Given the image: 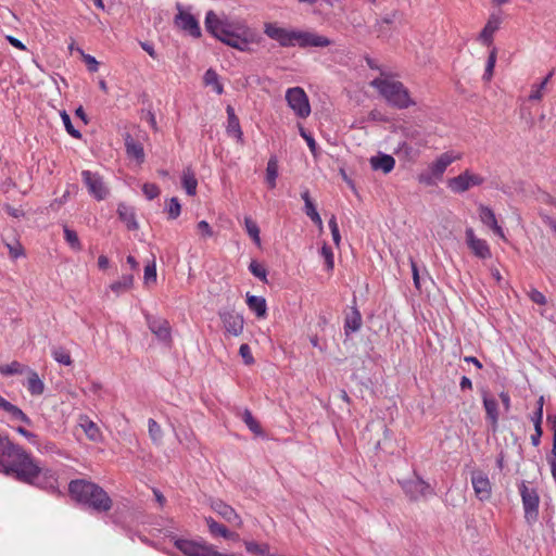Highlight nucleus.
Listing matches in <instances>:
<instances>
[{
	"instance_id": "nucleus-63",
	"label": "nucleus",
	"mask_w": 556,
	"mask_h": 556,
	"mask_svg": "<svg viewBox=\"0 0 556 556\" xmlns=\"http://www.w3.org/2000/svg\"><path fill=\"white\" fill-rule=\"evenodd\" d=\"M56 450V445L53 442L49 440H41V448L39 450L40 452L54 453Z\"/></svg>"
},
{
	"instance_id": "nucleus-11",
	"label": "nucleus",
	"mask_w": 556,
	"mask_h": 556,
	"mask_svg": "<svg viewBox=\"0 0 556 556\" xmlns=\"http://www.w3.org/2000/svg\"><path fill=\"white\" fill-rule=\"evenodd\" d=\"M175 546L186 556H213L215 547L205 542H197L191 540L178 539Z\"/></svg>"
},
{
	"instance_id": "nucleus-51",
	"label": "nucleus",
	"mask_w": 556,
	"mask_h": 556,
	"mask_svg": "<svg viewBox=\"0 0 556 556\" xmlns=\"http://www.w3.org/2000/svg\"><path fill=\"white\" fill-rule=\"evenodd\" d=\"M181 212V205L177 198H172L167 206L168 218L176 219Z\"/></svg>"
},
{
	"instance_id": "nucleus-47",
	"label": "nucleus",
	"mask_w": 556,
	"mask_h": 556,
	"mask_svg": "<svg viewBox=\"0 0 556 556\" xmlns=\"http://www.w3.org/2000/svg\"><path fill=\"white\" fill-rule=\"evenodd\" d=\"M320 255L325 260L326 268L328 271L332 270L334 267L333 252L329 245L326 243L320 249Z\"/></svg>"
},
{
	"instance_id": "nucleus-60",
	"label": "nucleus",
	"mask_w": 556,
	"mask_h": 556,
	"mask_svg": "<svg viewBox=\"0 0 556 556\" xmlns=\"http://www.w3.org/2000/svg\"><path fill=\"white\" fill-rule=\"evenodd\" d=\"M9 254L12 258H17L24 254V250L20 243L15 245L8 244Z\"/></svg>"
},
{
	"instance_id": "nucleus-5",
	"label": "nucleus",
	"mask_w": 556,
	"mask_h": 556,
	"mask_svg": "<svg viewBox=\"0 0 556 556\" xmlns=\"http://www.w3.org/2000/svg\"><path fill=\"white\" fill-rule=\"evenodd\" d=\"M370 85L395 109L404 110L415 104L408 89L399 80L375 78Z\"/></svg>"
},
{
	"instance_id": "nucleus-7",
	"label": "nucleus",
	"mask_w": 556,
	"mask_h": 556,
	"mask_svg": "<svg viewBox=\"0 0 556 556\" xmlns=\"http://www.w3.org/2000/svg\"><path fill=\"white\" fill-rule=\"evenodd\" d=\"M519 493L525 510V519L529 526H532L539 518L540 496L534 488H528L525 481L519 485Z\"/></svg>"
},
{
	"instance_id": "nucleus-45",
	"label": "nucleus",
	"mask_w": 556,
	"mask_h": 556,
	"mask_svg": "<svg viewBox=\"0 0 556 556\" xmlns=\"http://www.w3.org/2000/svg\"><path fill=\"white\" fill-rule=\"evenodd\" d=\"M495 63H496V49L493 48L491 50L488 61H486L485 71L483 74L484 80L489 81L492 78Z\"/></svg>"
},
{
	"instance_id": "nucleus-64",
	"label": "nucleus",
	"mask_w": 556,
	"mask_h": 556,
	"mask_svg": "<svg viewBox=\"0 0 556 556\" xmlns=\"http://www.w3.org/2000/svg\"><path fill=\"white\" fill-rule=\"evenodd\" d=\"M543 434V429L542 427H539V428H534V433L531 435V444L533 446H539L540 443H541V437Z\"/></svg>"
},
{
	"instance_id": "nucleus-32",
	"label": "nucleus",
	"mask_w": 556,
	"mask_h": 556,
	"mask_svg": "<svg viewBox=\"0 0 556 556\" xmlns=\"http://www.w3.org/2000/svg\"><path fill=\"white\" fill-rule=\"evenodd\" d=\"M245 549L253 556H270L268 544H258L254 541H244Z\"/></svg>"
},
{
	"instance_id": "nucleus-50",
	"label": "nucleus",
	"mask_w": 556,
	"mask_h": 556,
	"mask_svg": "<svg viewBox=\"0 0 556 556\" xmlns=\"http://www.w3.org/2000/svg\"><path fill=\"white\" fill-rule=\"evenodd\" d=\"M9 416H10L11 420H13V421L18 420L21 422H24L27 426L33 425L31 419L16 405Z\"/></svg>"
},
{
	"instance_id": "nucleus-53",
	"label": "nucleus",
	"mask_w": 556,
	"mask_h": 556,
	"mask_svg": "<svg viewBox=\"0 0 556 556\" xmlns=\"http://www.w3.org/2000/svg\"><path fill=\"white\" fill-rule=\"evenodd\" d=\"M142 192L148 200H153L160 194V188L155 184L146 182L142 186Z\"/></svg>"
},
{
	"instance_id": "nucleus-59",
	"label": "nucleus",
	"mask_w": 556,
	"mask_h": 556,
	"mask_svg": "<svg viewBox=\"0 0 556 556\" xmlns=\"http://www.w3.org/2000/svg\"><path fill=\"white\" fill-rule=\"evenodd\" d=\"M197 227L203 237H212L213 236L212 227L208 225L207 222L201 220L198 223Z\"/></svg>"
},
{
	"instance_id": "nucleus-36",
	"label": "nucleus",
	"mask_w": 556,
	"mask_h": 556,
	"mask_svg": "<svg viewBox=\"0 0 556 556\" xmlns=\"http://www.w3.org/2000/svg\"><path fill=\"white\" fill-rule=\"evenodd\" d=\"M51 355L59 364L65 366H70L72 364L70 352L62 346H53L51 350Z\"/></svg>"
},
{
	"instance_id": "nucleus-6",
	"label": "nucleus",
	"mask_w": 556,
	"mask_h": 556,
	"mask_svg": "<svg viewBox=\"0 0 556 556\" xmlns=\"http://www.w3.org/2000/svg\"><path fill=\"white\" fill-rule=\"evenodd\" d=\"M459 156H455L450 152L442 153L433 163H431L427 170L418 175V181L426 186H434L437 180L443 177L447 166Z\"/></svg>"
},
{
	"instance_id": "nucleus-8",
	"label": "nucleus",
	"mask_w": 556,
	"mask_h": 556,
	"mask_svg": "<svg viewBox=\"0 0 556 556\" xmlns=\"http://www.w3.org/2000/svg\"><path fill=\"white\" fill-rule=\"evenodd\" d=\"M177 14L174 17V25L187 33L193 38H200L202 35L199 21L190 11L185 10V7L180 3H176Z\"/></svg>"
},
{
	"instance_id": "nucleus-55",
	"label": "nucleus",
	"mask_w": 556,
	"mask_h": 556,
	"mask_svg": "<svg viewBox=\"0 0 556 556\" xmlns=\"http://www.w3.org/2000/svg\"><path fill=\"white\" fill-rule=\"evenodd\" d=\"M77 50L81 53L83 60L86 63L89 72H91V73L98 72L99 62L96 60V58L90 54H85L81 49H77Z\"/></svg>"
},
{
	"instance_id": "nucleus-20",
	"label": "nucleus",
	"mask_w": 556,
	"mask_h": 556,
	"mask_svg": "<svg viewBox=\"0 0 556 556\" xmlns=\"http://www.w3.org/2000/svg\"><path fill=\"white\" fill-rule=\"evenodd\" d=\"M369 163L374 170H381L383 174L391 173L395 166L394 157L382 152L371 156Z\"/></svg>"
},
{
	"instance_id": "nucleus-58",
	"label": "nucleus",
	"mask_w": 556,
	"mask_h": 556,
	"mask_svg": "<svg viewBox=\"0 0 556 556\" xmlns=\"http://www.w3.org/2000/svg\"><path fill=\"white\" fill-rule=\"evenodd\" d=\"M530 419L531 421L533 422L534 425V428H539V427H542V421H543V410L541 409V407H536L535 410L532 413V415L530 416Z\"/></svg>"
},
{
	"instance_id": "nucleus-14",
	"label": "nucleus",
	"mask_w": 556,
	"mask_h": 556,
	"mask_svg": "<svg viewBox=\"0 0 556 556\" xmlns=\"http://www.w3.org/2000/svg\"><path fill=\"white\" fill-rule=\"evenodd\" d=\"M400 484L405 494L412 500L417 501L420 497H426L433 494L431 485L419 477L413 480L400 481Z\"/></svg>"
},
{
	"instance_id": "nucleus-2",
	"label": "nucleus",
	"mask_w": 556,
	"mask_h": 556,
	"mask_svg": "<svg viewBox=\"0 0 556 556\" xmlns=\"http://www.w3.org/2000/svg\"><path fill=\"white\" fill-rule=\"evenodd\" d=\"M204 25L214 38L240 51H247L255 39V33L244 23L220 18L212 10L206 12Z\"/></svg>"
},
{
	"instance_id": "nucleus-23",
	"label": "nucleus",
	"mask_w": 556,
	"mask_h": 556,
	"mask_svg": "<svg viewBox=\"0 0 556 556\" xmlns=\"http://www.w3.org/2000/svg\"><path fill=\"white\" fill-rule=\"evenodd\" d=\"M125 148L128 157L135 159L138 164L144 162V150L142 144L136 141L129 134L125 136Z\"/></svg>"
},
{
	"instance_id": "nucleus-54",
	"label": "nucleus",
	"mask_w": 556,
	"mask_h": 556,
	"mask_svg": "<svg viewBox=\"0 0 556 556\" xmlns=\"http://www.w3.org/2000/svg\"><path fill=\"white\" fill-rule=\"evenodd\" d=\"M304 212L312 219V222L315 225H317L318 227H321L323 220H321V217H320L319 213L317 212L314 203L306 207L304 206Z\"/></svg>"
},
{
	"instance_id": "nucleus-19",
	"label": "nucleus",
	"mask_w": 556,
	"mask_h": 556,
	"mask_svg": "<svg viewBox=\"0 0 556 556\" xmlns=\"http://www.w3.org/2000/svg\"><path fill=\"white\" fill-rule=\"evenodd\" d=\"M471 484L477 497L485 501L491 496V483L488 476L481 471H475L471 475Z\"/></svg>"
},
{
	"instance_id": "nucleus-34",
	"label": "nucleus",
	"mask_w": 556,
	"mask_h": 556,
	"mask_svg": "<svg viewBox=\"0 0 556 556\" xmlns=\"http://www.w3.org/2000/svg\"><path fill=\"white\" fill-rule=\"evenodd\" d=\"M63 233H64V240L68 243V245L74 251H80L83 249V245L80 243V240L78 238V235L75 230L71 229L67 226L63 227Z\"/></svg>"
},
{
	"instance_id": "nucleus-17",
	"label": "nucleus",
	"mask_w": 556,
	"mask_h": 556,
	"mask_svg": "<svg viewBox=\"0 0 556 556\" xmlns=\"http://www.w3.org/2000/svg\"><path fill=\"white\" fill-rule=\"evenodd\" d=\"M220 319L223 321L225 330L235 336L238 337L243 331V317L239 314H237L233 311H226L219 313Z\"/></svg>"
},
{
	"instance_id": "nucleus-21",
	"label": "nucleus",
	"mask_w": 556,
	"mask_h": 556,
	"mask_svg": "<svg viewBox=\"0 0 556 556\" xmlns=\"http://www.w3.org/2000/svg\"><path fill=\"white\" fill-rule=\"evenodd\" d=\"M479 217L481 222L488 226L493 232L501 238H504V231L501 226H498L495 214L492 208L486 205L481 204L479 206Z\"/></svg>"
},
{
	"instance_id": "nucleus-35",
	"label": "nucleus",
	"mask_w": 556,
	"mask_h": 556,
	"mask_svg": "<svg viewBox=\"0 0 556 556\" xmlns=\"http://www.w3.org/2000/svg\"><path fill=\"white\" fill-rule=\"evenodd\" d=\"M242 420L248 426V428L256 435H262L263 430L258 421L253 417L251 410L244 409L242 415Z\"/></svg>"
},
{
	"instance_id": "nucleus-4",
	"label": "nucleus",
	"mask_w": 556,
	"mask_h": 556,
	"mask_svg": "<svg viewBox=\"0 0 556 556\" xmlns=\"http://www.w3.org/2000/svg\"><path fill=\"white\" fill-rule=\"evenodd\" d=\"M264 34L270 39L277 41L283 48L294 46H299L300 48H324L331 45V40L325 36L313 31L287 29L278 26L276 23H265Z\"/></svg>"
},
{
	"instance_id": "nucleus-40",
	"label": "nucleus",
	"mask_w": 556,
	"mask_h": 556,
	"mask_svg": "<svg viewBox=\"0 0 556 556\" xmlns=\"http://www.w3.org/2000/svg\"><path fill=\"white\" fill-rule=\"evenodd\" d=\"M60 116L68 135H71L75 139H80L81 132L74 127L71 116L66 113V111H61Z\"/></svg>"
},
{
	"instance_id": "nucleus-41",
	"label": "nucleus",
	"mask_w": 556,
	"mask_h": 556,
	"mask_svg": "<svg viewBox=\"0 0 556 556\" xmlns=\"http://www.w3.org/2000/svg\"><path fill=\"white\" fill-rule=\"evenodd\" d=\"M498 28L497 23H493L491 21L488 22V24L483 27V29L480 33V38L486 46H490L492 43L493 34Z\"/></svg>"
},
{
	"instance_id": "nucleus-3",
	"label": "nucleus",
	"mask_w": 556,
	"mask_h": 556,
	"mask_svg": "<svg viewBox=\"0 0 556 556\" xmlns=\"http://www.w3.org/2000/svg\"><path fill=\"white\" fill-rule=\"evenodd\" d=\"M68 493L77 504L98 514L108 513L113 507V501L108 492L86 479L72 480L68 483Z\"/></svg>"
},
{
	"instance_id": "nucleus-42",
	"label": "nucleus",
	"mask_w": 556,
	"mask_h": 556,
	"mask_svg": "<svg viewBox=\"0 0 556 556\" xmlns=\"http://www.w3.org/2000/svg\"><path fill=\"white\" fill-rule=\"evenodd\" d=\"M554 72H549L547 74V76L539 84V85H534L533 86V89L529 96V100L531 101H536V100H541L543 94H542V90L546 87L547 83L549 81V79L552 78Z\"/></svg>"
},
{
	"instance_id": "nucleus-13",
	"label": "nucleus",
	"mask_w": 556,
	"mask_h": 556,
	"mask_svg": "<svg viewBox=\"0 0 556 556\" xmlns=\"http://www.w3.org/2000/svg\"><path fill=\"white\" fill-rule=\"evenodd\" d=\"M480 394L483 408L485 410V419L490 424L492 431L495 432L497 430L500 419L498 403L496 399L490 394L486 387L480 388Z\"/></svg>"
},
{
	"instance_id": "nucleus-9",
	"label": "nucleus",
	"mask_w": 556,
	"mask_h": 556,
	"mask_svg": "<svg viewBox=\"0 0 556 556\" xmlns=\"http://www.w3.org/2000/svg\"><path fill=\"white\" fill-rule=\"evenodd\" d=\"M286 100L300 118H306L311 114L308 97L301 87L289 88L286 92Z\"/></svg>"
},
{
	"instance_id": "nucleus-10",
	"label": "nucleus",
	"mask_w": 556,
	"mask_h": 556,
	"mask_svg": "<svg viewBox=\"0 0 556 556\" xmlns=\"http://www.w3.org/2000/svg\"><path fill=\"white\" fill-rule=\"evenodd\" d=\"M81 179L89 194L92 195L96 200L101 201L108 197L109 189L99 173L85 169L81 172Z\"/></svg>"
},
{
	"instance_id": "nucleus-27",
	"label": "nucleus",
	"mask_w": 556,
	"mask_h": 556,
	"mask_svg": "<svg viewBox=\"0 0 556 556\" xmlns=\"http://www.w3.org/2000/svg\"><path fill=\"white\" fill-rule=\"evenodd\" d=\"M247 304L249 308L255 313L257 317L266 316V300L263 296L247 294Z\"/></svg>"
},
{
	"instance_id": "nucleus-29",
	"label": "nucleus",
	"mask_w": 556,
	"mask_h": 556,
	"mask_svg": "<svg viewBox=\"0 0 556 556\" xmlns=\"http://www.w3.org/2000/svg\"><path fill=\"white\" fill-rule=\"evenodd\" d=\"M182 187L188 195H194L197 192L198 180L190 167L186 168L181 177Z\"/></svg>"
},
{
	"instance_id": "nucleus-15",
	"label": "nucleus",
	"mask_w": 556,
	"mask_h": 556,
	"mask_svg": "<svg viewBox=\"0 0 556 556\" xmlns=\"http://www.w3.org/2000/svg\"><path fill=\"white\" fill-rule=\"evenodd\" d=\"M211 508L218 514L226 522H228L233 528H241L242 519L237 514L235 508L230 505L226 504L222 500H213L211 502Z\"/></svg>"
},
{
	"instance_id": "nucleus-22",
	"label": "nucleus",
	"mask_w": 556,
	"mask_h": 556,
	"mask_svg": "<svg viewBox=\"0 0 556 556\" xmlns=\"http://www.w3.org/2000/svg\"><path fill=\"white\" fill-rule=\"evenodd\" d=\"M363 325V319L356 306L351 307V312L344 318V333L349 337L351 333L357 332Z\"/></svg>"
},
{
	"instance_id": "nucleus-48",
	"label": "nucleus",
	"mask_w": 556,
	"mask_h": 556,
	"mask_svg": "<svg viewBox=\"0 0 556 556\" xmlns=\"http://www.w3.org/2000/svg\"><path fill=\"white\" fill-rule=\"evenodd\" d=\"M16 431L23 435L29 443H31L33 445L37 446L38 450L41 448V440L38 438L37 434H35L34 432H30L28 430H26L25 428L23 427H17L16 428Z\"/></svg>"
},
{
	"instance_id": "nucleus-18",
	"label": "nucleus",
	"mask_w": 556,
	"mask_h": 556,
	"mask_svg": "<svg viewBox=\"0 0 556 556\" xmlns=\"http://www.w3.org/2000/svg\"><path fill=\"white\" fill-rule=\"evenodd\" d=\"M466 242L477 257L482 260L491 257L489 244L485 240L477 238L472 228L466 229Z\"/></svg>"
},
{
	"instance_id": "nucleus-12",
	"label": "nucleus",
	"mask_w": 556,
	"mask_h": 556,
	"mask_svg": "<svg viewBox=\"0 0 556 556\" xmlns=\"http://www.w3.org/2000/svg\"><path fill=\"white\" fill-rule=\"evenodd\" d=\"M483 181L484 178L482 176L467 169L458 176L450 178L447 180V187L455 193H463L471 187L482 185Z\"/></svg>"
},
{
	"instance_id": "nucleus-26",
	"label": "nucleus",
	"mask_w": 556,
	"mask_h": 556,
	"mask_svg": "<svg viewBox=\"0 0 556 556\" xmlns=\"http://www.w3.org/2000/svg\"><path fill=\"white\" fill-rule=\"evenodd\" d=\"M27 380L24 383L27 391L34 396L41 395L45 391L43 381L39 378L38 374L30 368L27 369Z\"/></svg>"
},
{
	"instance_id": "nucleus-1",
	"label": "nucleus",
	"mask_w": 556,
	"mask_h": 556,
	"mask_svg": "<svg viewBox=\"0 0 556 556\" xmlns=\"http://www.w3.org/2000/svg\"><path fill=\"white\" fill-rule=\"evenodd\" d=\"M0 472L21 482L36 484L42 469L22 446L0 433Z\"/></svg>"
},
{
	"instance_id": "nucleus-24",
	"label": "nucleus",
	"mask_w": 556,
	"mask_h": 556,
	"mask_svg": "<svg viewBox=\"0 0 556 556\" xmlns=\"http://www.w3.org/2000/svg\"><path fill=\"white\" fill-rule=\"evenodd\" d=\"M117 215H118V218L126 224L127 228L129 230H137L139 225H138V222L136 219V213H135V210L125 204V203H119L118 206H117Z\"/></svg>"
},
{
	"instance_id": "nucleus-30",
	"label": "nucleus",
	"mask_w": 556,
	"mask_h": 556,
	"mask_svg": "<svg viewBox=\"0 0 556 556\" xmlns=\"http://www.w3.org/2000/svg\"><path fill=\"white\" fill-rule=\"evenodd\" d=\"M278 177V160L276 155H271L267 162L266 167V182L270 189L276 187Z\"/></svg>"
},
{
	"instance_id": "nucleus-25",
	"label": "nucleus",
	"mask_w": 556,
	"mask_h": 556,
	"mask_svg": "<svg viewBox=\"0 0 556 556\" xmlns=\"http://www.w3.org/2000/svg\"><path fill=\"white\" fill-rule=\"evenodd\" d=\"M227 112V134L235 137L238 141L243 140V132L240 127L239 118L237 117L235 110L231 105L226 109Z\"/></svg>"
},
{
	"instance_id": "nucleus-46",
	"label": "nucleus",
	"mask_w": 556,
	"mask_h": 556,
	"mask_svg": "<svg viewBox=\"0 0 556 556\" xmlns=\"http://www.w3.org/2000/svg\"><path fill=\"white\" fill-rule=\"evenodd\" d=\"M83 428H84V431H85L86 435L90 440L97 441L100 438V429H99V427L93 421L87 420L83 425Z\"/></svg>"
},
{
	"instance_id": "nucleus-52",
	"label": "nucleus",
	"mask_w": 556,
	"mask_h": 556,
	"mask_svg": "<svg viewBox=\"0 0 556 556\" xmlns=\"http://www.w3.org/2000/svg\"><path fill=\"white\" fill-rule=\"evenodd\" d=\"M143 279L147 285L156 281V265L154 260L146 265Z\"/></svg>"
},
{
	"instance_id": "nucleus-57",
	"label": "nucleus",
	"mask_w": 556,
	"mask_h": 556,
	"mask_svg": "<svg viewBox=\"0 0 556 556\" xmlns=\"http://www.w3.org/2000/svg\"><path fill=\"white\" fill-rule=\"evenodd\" d=\"M529 298L531 299L532 302H534L535 304H539V305H545L546 304V298L545 295L536 290V289H531L528 293Z\"/></svg>"
},
{
	"instance_id": "nucleus-37",
	"label": "nucleus",
	"mask_w": 556,
	"mask_h": 556,
	"mask_svg": "<svg viewBox=\"0 0 556 556\" xmlns=\"http://www.w3.org/2000/svg\"><path fill=\"white\" fill-rule=\"evenodd\" d=\"M204 83H205L206 86H214V90L218 94H222L224 92L223 85L218 81V75H217V73L214 70L208 68L205 72V74H204Z\"/></svg>"
},
{
	"instance_id": "nucleus-61",
	"label": "nucleus",
	"mask_w": 556,
	"mask_h": 556,
	"mask_svg": "<svg viewBox=\"0 0 556 556\" xmlns=\"http://www.w3.org/2000/svg\"><path fill=\"white\" fill-rule=\"evenodd\" d=\"M500 400L503 404V407H504V410L506 413H508L510 410V407H511V400H510V395L508 392H505V391H502L500 393Z\"/></svg>"
},
{
	"instance_id": "nucleus-49",
	"label": "nucleus",
	"mask_w": 556,
	"mask_h": 556,
	"mask_svg": "<svg viewBox=\"0 0 556 556\" xmlns=\"http://www.w3.org/2000/svg\"><path fill=\"white\" fill-rule=\"evenodd\" d=\"M300 135L306 141V143H307L312 154L315 157H317V155H318V146H317L315 139L313 138V136L311 134H308L303 127L300 128Z\"/></svg>"
},
{
	"instance_id": "nucleus-39",
	"label": "nucleus",
	"mask_w": 556,
	"mask_h": 556,
	"mask_svg": "<svg viewBox=\"0 0 556 556\" xmlns=\"http://www.w3.org/2000/svg\"><path fill=\"white\" fill-rule=\"evenodd\" d=\"M249 270L253 276L258 278L262 282L268 283L267 280V270L266 268L260 264L257 261L253 260L249 265Z\"/></svg>"
},
{
	"instance_id": "nucleus-43",
	"label": "nucleus",
	"mask_w": 556,
	"mask_h": 556,
	"mask_svg": "<svg viewBox=\"0 0 556 556\" xmlns=\"http://www.w3.org/2000/svg\"><path fill=\"white\" fill-rule=\"evenodd\" d=\"M149 435L154 443H161L163 431L161 426L152 418L148 420Z\"/></svg>"
},
{
	"instance_id": "nucleus-28",
	"label": "nucleus",
	"mask_w": 556,
	"mask_h": 556,
	"mask_svg": "<svg viewBox=\"0 0 556 556\" xmlns=\"http://www.w3.org/2000/svg\"><path fill=\"white\" fill-rule=\"evenodd\" d=\"M134 285V276L131 274H126L121 277L119 280L114 281L110 285V289L116 293L117 295L128 291L132 288Z\"/></svg>"
},
{
	"instance_id": "nucleus-44",
	"label": "nucleus",
	"mask_w": 556,
	"mask_h": 556,
	"mask_svg": "<svg viewBox=\"0 0 556 556\" xmlns=\"http://www.w3.org/2000/svg\"><path fill=\"white\" fill-rule=\"evenodd\" d=\"M409 264H410V268H412L414 286L417 290H421V281L425 280L426 278L431 280V278L427 271H426L425 277L420 276L418 266L413 258H409Z\"/></svg>"
},
{
	"instance_id": "nucleus-38",
	"label": "nucleus",
	"mask_w": 556,
	"mask_h": 556,
	"mask_svg": "<svg viewBox=\"0 0 556 556\" xmlns=\"http://www.w3.org/2000/svg\"><path fill=\"white\" fill-rule=\"evenodd\" d=\"M244 226L248 235L251 237V239L256 243H261L260 238V227L250 217L244 218Z\"/></svg>"
},
{
	"instance_id": "nucleus-56",
	"label": "nucleus",
	"mask_w": 556,
	"mask_h": 556,
	"mask_svg": "<svg viewBox=\"0 0 556 556\" xmlns=\"http://www.w3.org/2000/svg\"><path fill=\"white\" fill-rule=\"evenodd\" d=\"M239 354L243 358L244 364H247V365L254 364V357L251 353L250 346L247 343L240 345Z\"/></svg>"
},
{
	"instance_id": "nucleus-16",
	"label": "nucleus",
	"mask_w": 556,
	"mask_h": 556,
	"mask_svg": "<svg viewBox=\"0 0 556 556\" xmlns=\"http://www.w3.org/2000/svg\"><path fill=\"white\" fill-rule=\"evenodd\" d=\"M147 325L160 341L165 343L170 341V326L166 319L147 315Z\"/></svg>"
},
{
	"instance_id": "nucleus-31",
	"label": "nucleus",
	"mask_w": 556,
	"mask_h": 556,
	"mask_svg": "<svg viewBox=\"0 0 556 556\" xmlns=\"http://www.w3.org/2000/svg\"><path fill=\"white\" fill-rule=\"evenodd\" d=\"M27 369H29V367L21 364L17 361H13L10 364L5 365H0V374L2 376L22 375L24 372H27Z\"/></svg>"
},
{
	"instance_id": "nucleus-62",
	"label": "nucleus",
	"mask_w": 556,
	"mask_h": 556,
	"mask_svg": "<svg viewBox=\"0 0 556 556\" xmlns=\"http://www.w3.org/2000/svg\"><path fill=\"white\" fill-rule=\"evenodd\" d=\"M396 153H403L405 156H410L414 153V149L407 142H402L399 144Z\"/></svg>"
},
{
	"instance_id": "nucleus-33",
	"label": "nucleus",
	"mask_w": 556,
	"mask_h": 556,
	"mask_svg": "<svg viewBox=\"0 0 556 556\" xmlns=\"http://www.w3.org/2000/svg\"><path fill=\"white\" fill-rule=\"evenodd\" d=\"M204 520L213 538L225 536L227 528L223 523L217 522L213 517H205Z\"/></svg>"
}]
</instances>
